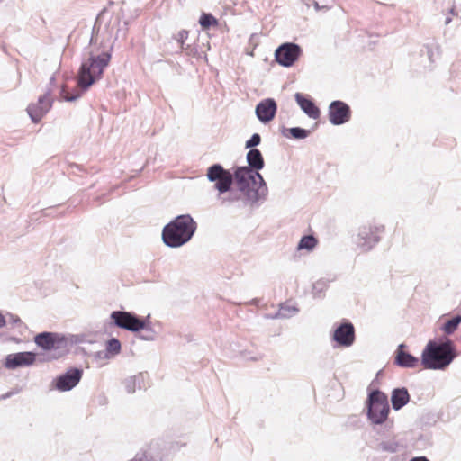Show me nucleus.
Wrapping results in <instances>:
<instances>
[{
    "instance_id": "nucleus-3",
    "label": "nucleus",
    "mask_w": 461,
    "mask_h": 461,
    "mask_svg": "<svg viewBox=\"0 0 461 461\" xmlns=\"http://www.w3.org/2000/svg\"><path fill=\"white\" fill-rule=\"evenodd\" d=\"M111 55L103 52L100 55L90 56L83 61L77 77V86L83 90L87 89L95 81L99 80L104 73V68L109 65Z\"/></svg>"
},
{
    "instance_id": "nucleus-24",
    "label": "nucleus",
    "mask_w": 461,
    "mask_h": 461,
    "mask_svg": "<svg viewBox=\"0 0 461 461\" xmlns=\"http://www.w3.org/2000/svg\"><path fill=\"white\" fill-rule=\"evenodd\" d=\"M106 349L109 353L116 355L121 350V343L116 339H112L108 341Z\"/></svg>"
},
{
    "instance_id": "nucleus-17",
    "label": "nucleus",
    "mask_w": 461,
    "mask_h": 461,
    "mask_svg": "<svg viewBox=\"0 0 461 461\" xmlns=\"http://www.w3.org/2000/svg\"><path fill=\"white\" fill-rule=\"evenodd\" d=\"M405 345L401 344L396 352L394 363L402 367L414 368L419 365V358L405 351Z\"/></svg>"
},
{
    "instance_id": "nucleus-26",
    "label": "nucleus",
    "mask_w": 461,
    "mask_h": 461,
    "mask_svg": "<svg viewBox=\"0 0 461 461\" xmlns=\"http://www.w3.org/2000/svg\"><path fill=\"white\" fill-rule=\"evenodd\" d=\"M60 95L66 101H73V100H76L77 97H79L80 95L78 92H77V94H75V95H69L68 92L67 91L66 87L63 86L61 89V92H60Z\"/></svg>"
},
{
    "instance_id": "nucleus-8",
    "label": "nucleus",
    "mask_w": 461,
    "mask_h": 461,
    "mask_svg": "<svg viewBox=\"0 0 461 461\" xmlns=\"http://www.w3.org/2000/svg\"><path fill=\"white\" fill-rule=\"evenodd\" d=\"M114 324L131 331H139L145 327V321L128 312L114 311L111 314Z\"/></svg>"
},
{
    "instance_id": "nucleus-7",
    "label": "nucleus",
    "mask_w": 461,
    "mask_h": 461,
    "mask_svg": "<svg viewBox=\"0 0 461 461\" xmlns=\"http://www.w3.org/2000/svg\"><path fill=\"white\" fill-rule=\"evenodd\" d=\"M384 231V226H377L371 223L361 226L357 236V245L365 249H371L380 240Z\"/></svg>"
},
{
    "instance_id": "nucleus-25",
    "label": "nucleus",
    "mask_w": 461,
    "mask_h": 461,
    "mask_svg": "<svg viewBox=\"0 0 461 461\" xmlns=\"http://www.w3.org/2000/svg\"><path fill=\"white\" fill-rule=\"evenodd\" d=\"M290 133L295 139H304L308 136V131L301 128H291Z\"/></svg>"
},
{
    "instance_id": "nucleus-28",
    "label": "nucleus",
    "mask_w": 461,
    "mask_h": 461,
    "mask_svg": "<svg viewBox=\"0 0 461 461\" xmlns=\"http://www.w3.org/2000/svg\"><path fill=\"white\" fill-rule=\"evenodd\" d=\"M130 461H150L146 455H142L140 456H135L133 459Z\"/></svg>"
},
{
    "instance_id": "nucleus-10",
    "label": "nucleus",
    "mask_w": 461,
    "mask_h": 461,
    "mask_svg": "<svg viewBox=\"0 0 461 461\" xmlns=\"http://www.w3.org/2000/svg\"><path fill=\"white\" fill-rule=\"evenodd\" d=\"M301 54V49L294 43H285L276 50V61L285 66H292Z\"/></svg>"
},
{
    "instance_id": "nucleus-9",
    "label": "nucleus",
    "mask_w": 461,
    "mask_h": 461,
    "mask_svg": "<svg viewBox=\"0 0 461 461\" xmlns=\"http://www.w3.org/2000/svg\"><path fill=\"white\" fill-rule=\"evenodd\" d=\"M34 342L45 350L63 349L68 346L67 339L58 333L42 332L35 336Z\"/></svg>"
},
{
    "instance_id": "nucleus-30",
    "label": "nucleus",
    "mask_w": 461,
    "mask_h": 461,
    "mask_svg": "<svg viewBox=\"0 0 461 461\" xmlns=\"http://www.w3.org/2000/svg\"><path fill=\"white\" fill-rule=\"evenodd\" d=\"M5 325V317L0 313V328Z\"/></svg>"
},
{
    "instance_id": "nucleus-23",
    "label": "nucleus",
    "mask_w": 461,
    "mask_h": 461,
    "mask_svg": "<svg viewBox=\"0 0 461 461\" xmlns=\"http://www.w3.org/2000/svg\"><path fill=\"white\" fill-rule=\"evenodd\" d=\"M199 23L203 29H208L211 26H216L218 24L217 19L211 14H203Z\"/></svg>"
},
{
    "instance_id": "nucleus-1",
    "label": "nucleus",
    "mask_w": 461,
    "mask_h": 461,
    "mask_svg": "<svg viewBox=\"0 0 461 461\" xmlns=\"http://www.w3.org/2000/svg\"><path fill=\"white\" fill-rule=\"evenodd\" d=\"M455 357V348L450 340L429 341L421 354V365L425 369H444Z\"/></svg>"
},
{
    "instance_id": "nucleus-18",
    "label": "nucleus",
    "mask_w": 461,
    "mask_h": 461,
    "mask_svg": "<svg viewBox=\"0 0 461 461\" xmlns=\"http://www.w3.org/2000/svg\"><path fill=\"white\" fill-rule=\"evenodd\" d=\"M295 100L301 109L311 118L318 119L320 116V109L309 98L304 97L302 94L295 95Z\"/></svg>"
},
{
    "instance_id": "nucleus-22",
    "label": "nucleus",
    "mask_w": 461,
    "mask_h": 461,
    "mask_svg": "<svg viewBox=\"0 0 461 461\" xmlns=\"http://www.w3.org/2000/svg\"><path fill=\"white\" fill-rule=\"evenodd\" d=\"M460 323L461 316L457 315L452 318L451 320L447 321L442 326L441 330L445 334L450 335L453 334L457 330Z\"/></svg>"
},
{
    "instance_id": "nucleus-27",
    "label": "nucleus",
    "mask_w": 461,
    "mask_h": 461,
    "mask_svg": "<svg viewBox=\"0 0 461 461\" xmlns=\"http://www.w3.org/2000/svg\"><path fill=\"white\" fill-rule=\"evenodd\" d=\"M260 140H261V138L259 136V134L258 133H255L252 135V137L247 141L246 143V147L247 148H250V147H255L257 145H258L260 143Z\"/></svg>"
},
{
    "instance_id": "nucleus-21",
    "label": "nucleus",
    "mask_w": 461,
    "mask_h": 461,
    "mask_svg": "<svg viewBox=\"0 0 461 461\" xmlns=\"http://www.w3.org/2000/svg\"><path fill=\"white\" fill-rule=\"evenodd\" d=\"M318 245V240L312 235H306L300 240L297 249L312 251Z\"/></svg>"
},
{
    "instance_id": "nucleus-15",
    "label": "nucleus",
    "mask_w": 461,
    "mask_h": 461,
    "mask_svg": "<svg viewBox=\"0 0 461 461\" xmlns=\"http://www.w3.org/2000/svg\"><path fill=\"white\" fill-rule=\"evenodd\" d=\"M36 355L32 352H19L9 354L5 358V366L14 369L20 366L32 365L35 362Z\"/></svg>"
},
{
    "instance_id": "nucleus-16",
    "label": "nucleus",
    "mask_w": 461,
    "mask_h": 461,
    "mask_svg": "<svg viewBox=\"0 0 461 461\" xmlns=\"http://www.w3.org/2000/svg\"><path fill=\"white\" fill-rule=\"evenodd\" d=\"M277 110L274 99L267 98L261 101L256 107V114L258 120L264 123L272 121Z\"/></svg>"
},
{
    "instance_id": "nucleus-14",
    "label": "nucleus",
    "mask_w": 461,
    "mask_h": 461,
    "mask_svg": "<svg viewBox=\"0 0 461 461\" xmlns=\"http://www.w3.org/2000/svg\"><path fill=\"white\" fill-rule=\"evenodd\" d=\"M51 97L50 94H45L40 97L37 104H31L28 107V113L34 122H38L44 116V114L51 107Z\"/></svg>"
},
{
    "instance_id": "nucleus-11",
    "label": "nucleus",
    "mask_w": 461,
    "mask_h": 461,
    "mask_svg": "<svg viewBox=\"0 0 461 461\" xmlns=\"http://www.w3.org/2000/svg\"><path fill=\"white\" fill-rule=\"evenodd\" d=\"M351 112L349 106L341 101H334L329 107V118L332 124L339 125L350 119Z\"/></svg>"
},
{
    "instance_id": "nucleus-6",
    "label": "nucleus",
    "mask_w": 461,
    "mask_h": 461,
    "mask_svg": "<svg viewBox=\"0 0 461 461\" xmlns=\"http://www.w3.org/2000/svg\"><path fill=\"white\" fill-rule=\"evenodd\" d=\"M234 176L239 189L248 195L249 190L254 189V186L258 184V182H263V177L259 173L255 172L247 167H239L235 171Z\"/></svg>"
},
{
    "instance_id": "nucleus-2",
    "label": "nucleus",
    "mask_w": 461,
    "mask_h": 461,
    "mask_svg": "<svg viewBox=\"0 0 461 461\" xmlns=\"http://www.w3.org/2000/svg\"><path fill=\"white\" fill-rule=\"evenodd\" d=\"M196 223L189 215L177 216L165 226L162 232L164 242L169 247H180L194 235Z\"/></svg>"
},
{
    "instance_id": "nucleus-20",
    "label": "nucleus",
    "mask_w": 461,
    "mask_h": 461,
    "mask_svg": "<svg viewBox=\"0 0 461 461\" xmlns=\"http://www.w3.org/2000/svg\"><path fill=\"white\" fill-rule=\"evenodd\" d=\"M247 160L250 167L257 170L264 167V160L261 152L258 149H251L247 154Z\"/></svg>"
},
{
    "instance_id": "nucleus-19",
    "label": "nucleus",
    "mask_w": 461,
    "mask_h": 461,
    "mask_svg": "<svg viewBox=\"0 0 461 461\" xmlns=\"http://www.w3.org/2000/svg\"><path fill=\"white\" fill-rule=\"evenodd\" d=\"M410 400V395L405 388L395 389L392 395V405L395 410L401 409Z\"/></svg>"
},
{
    "instance_id": "nucleus-13",
    "label": "nucleus",
    "mask_w": 461,
    "mask_h": 461,
    "mask_svg": "<svg viewBox=\"0 0 461 461\" xmlns=\"http://www.w3.org/2000/svg\"><path fill=\"white\" fill-rule=\"evenodd\" d=\"M83 371L78 368H71L66 374L56 379V387L59 391H68L74 388L80 381Z\"/></svg>"
},
{
    "instance_id": "nucleus-29",
    "label": "nucleus",
    "mask_w": 461,
    "mask_h": 461,
    "mask_svg": "<svg viewBox=\"0 0 461 461\" xmlns=\"http://www.w3.org/2000/svg\"><path fill=\"white\" fill-rule=\"evenodd\" d=\"M410 461H429V460L425 456H418V457H413Z\"/></svg>"
},
{
    "instance_id": "nucleus-12",
    "label": "nucleus",
    "mask_w": 461,
    "mask_h": 461,
    "mask_svg": "<svg viewBox=\"0 0 461 461\" xmlns=\"http://www.w3.org/2000/svg\"><path fill=\"white\" fill-rule=\"evenodd\" d=\"M333 339L341 347H350L355 341V328L350 322L341 323L333 332Z\"/></svg>"
},
{
    "instance_id": "nucleus-4",
    "label": "nucleus",
    "mask_w": 461,
    "mask_h": 461,
    "mask_svg": "<svg viewBox=\"0 0 461 461\" xmlns=\"http://www.w3.org/2000/svg\"><path fill=\"white\" fill-rule=\"evenodd\" d=\"M389 413L387 396L376 390L368 397V417L372 422L381 424L385 421Z\"/></svg>"
},
{
    "instance_id": "nucleus-5",
    "label": "nucleus",
    "mask_w": 461,
    "mask_h": 461,
    "mask_svg": "<svg viewBox=\"0 0 461 461\" xmlns=\"http://www.w3.org/2000/svg\"><path fill=\"white\" fill-rule=\"evenodd\" d=\"M208 179L211 182L215 183V188L218 190L220 194L228 192L233 183L232 174L225 170L221 165L214 164L210 167L206 174Z\"/></svg>"
}]
</instances>
